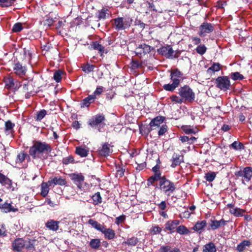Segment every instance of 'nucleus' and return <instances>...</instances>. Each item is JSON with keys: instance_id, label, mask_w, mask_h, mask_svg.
<instances>
[{"instance_id": "nucleus-19", "label": "nucleus", "mask_w": 252, "mask_h": 252, "mask_svg": "<svg viewBox=\"0 0 252 252\" xmlns=\"http://www.w3.org/2000/svg\"><path fill=\"white\" fill-rule=\"evenodd\" d=\"M22 91L25 93V97L29 98L34 93L33 86L32 84L27 83L24 84L22 86Z\"/></svg>"}, {"instance_id": "nucleus-33", "label": "nucleus", "mask_w": 252, "mask_h": 252, "mask_svg": "<svg viewBox=\"0 0 252 252\" xmlns=\"http://www.w3.org/2000/svg\"><path fill=\"white\" fill-rule=\"evenodd\" d=\"M162 178L161 176H159V174H154L153 176L150 177L147 180V185L148 186L150 185H154V184L156 181L160 182V180Z\"/></svg>"}, {"instance_id": "nucleus-30", "label": "nucleus", "mask_w": 252, "mask_h": 252, "mask_svg": "<svg viewBox=\"0 0 252 252\" xmlns=\"http://www.w3.org/2000/svg\"><path fill=\"white\" fill-rule=\"evenodd\" d=\"M0 209L5 213L10 212H15L17 209H15L13 207L10 203L5 202L3 204H0Z\"/></svg>"}, {"instance_id": "nucleus-64", "label": "nucleus", "mask_w": 252, "mask_h": 252, "mask_svg": "<svg viewBox=\"0 0 252 252\" xmlns=\"http://www.w3.org/2000/svg\"><path fill=\"white\" fill-rule=\"evenodd\" d=\"M160 165L158 164H156L154 167L152 168V171L154 172V174H158L159 176H161V172L159 170Z\"/></svg>"}, {"instance_id": "nucleus-39", "label": "nucleus", "mask_w": 252, "mask_h": 252, "mask_svg": "<svg viewBox=\"0 0 252 252\" xmlns=\"http://www.w3.org/2000/svg\"><path fill=\"white\" fill-rule=\"evenodd\" d=\"M49 190V188L48 187V183L46 182H43L41 185V193L40 194L43 197H46Z\"/></svg>"}, {"instance_id": "nucleus-20", "label": "nucleus", "mask_w": 252, "mask_h": 252, "mask_svg": "<svg viewBox=\"0 0 252 252\" xmlns=\"http://www.w3.org/2000/svg\"><path fill=\"white\" fill-rule=\"evenodd\" d=\"M91 46L94 50H97L101 56L103 53L107 54L108 52L107 50H105L104 47L98 41L92 42L91 44Z\"/></svg>"}, {"instance_id": "nucleus-4", "label": "nucleus", "mask_w": 252, "mask_h": 252, "mask_svg": "<svg viewBox=\"0 0 252 252\" xmlns=\"http://www.w3.org/2000/svg\"><path fill=\"white\" fill-rule=\"evenodd\" d=\"M112 21L115 30L120 31L129 29L132 25L133 20L129 15H126L123 17L114 18Z\"/></svg>"}, {"instance_id": "nucleus-44", "label": "nucleus", "mask_w": 252, "mask_h": 252, "mask_svg": "<svg viewBox=\"0 0 252 252\" xmlns=\"http://www.w3.org/2000/svg\"><path fill=\"white\" fill-rule=\"evenodd\" d=\"M230 148L233 149L235 150H240L244 149V146L241 142L235 141L233 142L230 146Z\"/></svg>"}, {"instance_id": "nucleus-6", "label": "nucleus", "mask_w": 252, "mask_h": 252, "mask_svg": "<svg viewBox=\"0 0 252 252\" xmlns=\"http://www.w3.org/2000/svg\"><path fill=\"white\" fill-rule=\"evenodd\" d=\"M159 189L165 194L170 195L175 190V187L174 183L167 179L165 176L162 177V178L158 182Z\"/></svg>"}, {"instance_id": "nucleus-15", "label": "nucleus", "mask_w": 252, "mask_h": 252, "mask_svg": "<svg viewBox=\"0 0 252 252\" xmlns=\"http://www.w3.org/2000/svg\"><path fill=\"white\" fill-rule=\"evenodd\" d=\"M227 221L222 219L220 220H211L210 223L209 225V228L212 230H215L220 228L221 226H224L226 224Z\"/></svg>"}, {"instance_id": "nucleus-9", "label": "nucleus", "mask_w": 252, "mask_h": 252, "mask_svg": "<svg viewBox=\"0 0 252 252\" xmlns=\"http://www.w3.org/2000/svg\"><path fill=\"white\" fill-rule=\"evenodd\" d=\"M68 175L73 183L77 186L78 188L82 189V185L85 180V177L83 174L81 173H73L69 174Z\"/></svg>"}, {"instance_id": "nucleus-62", "label": "nucleus", "mask_w": 252, "mask_h": 252, "mask_svg": "<svg viewBox=\"0 0 252 252\" xmlns=\"http://www.w3.org/2000/svg\"><path fill=\"white\" fill-rule=\"evenodd\" d=\"M134 25L138 26L141 29H144L145 28L146 24L140 20L136 19L134 21Z\"/></svg>"}, {"instance_id": "nucleus-22", "label": "nucleus", "mask_w": 252, "mask_h": 252, "mask_svg": "<svg viewBox=\"0 0 252 252\" xmlns=\"http://www.w3.org/2000/svg\"><path fill=\"white\" fill-rule=\"evenodd\" d=\"M166 118L162 116H158L153 119L151 122V126L154 127H158L165 120Z\"/></svg>"}, {"instance_id": "nucleus-12", "label": "nucleus", "mask_w": 252, "mask_h": 252, "mask_svg": "<svg viewBox=\"0 0 252 252\" xmlns=\"http://www.w3.org/2000/svg\"><path fill=\"white\" fill-rule=\"evenodd\" d=\"M158 52L159 54L165 57L167 59H172V57H175L173 56L174 51L171 45H167L166 46H162L158 49Z\"/></svg>"}, {"instance_id": "nucleus-10", "label": "nucleus", "mask_w": 252, "mask_h": 252, "mask_svg": "<svg viewBox=\"0 0 252 252\" xmlns=\"http://www.w3.org/2000/svg\"><path fill=\"white\" fill-rule=\"evenodd\" d=\"M199 30V35L204 37L214 30V27L211 23L204 22L200 26Z\"/></svg>"}, {"instance_id": "nucleus-51", "label": "nucleus", "mask_w": 252, "mask_h": 252, "mask_svg": "<svg viewBox=\"0 0 252 252\" xmlns=\"http://www.w3.org/2000/svg\"><path fill=\"white\" fill-rule=\"evenodd\" d=\"M53 182H55V185H59L60 186H64L66 184L65 179L62 178L61 176L59 178L58 177H55L53 178Z\"/></svg>"}, {"instance_id": "nucleus-59", "label": "nucleus", "mask_w": 252, "mask_h": 252, "mask_svg": "<svg viewBox=\"0 0 252 252\" xmlns=\"http://www.w3.org/2000/svg\"><path fill=\"white\" fill-rule=\"evenodd\" d=\"M126 217L124 215H122L118 217H117L115 220V223L117 225L124 222L126 220Z\"/></svg>"}, {"instance_id": "nucleus-57", "label": "nucleus", "mask_w": 252, "mask_h": 252, "mask_svg": "<svg viewBox=\"0 0 252 252\" xmlns=\"http://www.w3.org/2000/svg\"><path fill=\"white\" fill-rule=\"evenodd\" d=\"M167 128L168 126L166 125H162L158 131V135L161 136L164 134L165 132L167 131Z\"/></svg>"}, {"instance_id": "nucleus-28", "label": "nucleus", "mask_w": 252, "mask_h": 252, "mask_svg": "<svg viewBox=\"0 0 252 252\" xmlns=\"http://www.w3.org/2000/svg\"><path fill=\"white\" fill-rule=\"evenodd\" d=\"M96 97L95 96V95H89L87 97L83 99L81 102V107H88L90 105L93 103Z\"/></svg>"}, {"instance_id": "nucleus-48", "label": "nucleus", "mask_w": 252, "mask_h": 252, "mask_svg": "<svg viewBox=\"0 0 252 252\" xmlns=\"http://www.w3.org/2000/svg\"><path fill=\"white\" fill-rule=\"evenodd\" d=\"M47 111L44 109L40 110L36 113L35 120L36 121H41V120L46 115Z\"/></svg>"}, {"instance_id": "nucleus-60", "label": "nucleus", "mask_w": 252, "mask_h": 252, "mask_svg": "<svg viewBox=\"0 0 252 252\" xmlns=\"http://www.w3.org/2000/svg\"><path fill=\"white\" fill-rule=\"evenodd\" d=\"M161 231V228L158 226H153L151 228V234L152 235H155L157 234L160 233Z\"/></svg>"}, {"instance_id": "nucleus-2", "label": "nucleus", "mask_w": 252, "mask_h": 252, "mask_svg": "<svg viewBox=\"0 0 252 252\" xmlns=\"http://www.w3.org/2000/svg\"><path fill=\"white\" fill-rule=\"evenodd\" d=\"M53 150L52 145L45 141L35 140L33 145L30 148L29 154L33 158L36 157L49 156Z\"/></svg>"}, {"instance_id": "nucleus-49", "label": "nucleus", "mask_w": 252, "mask_h": 252, "mask_svg": "<svg viewBox=\"0 0 252 252\" xmlns=\"http://www.w3.org/2000/svg\"><path fill=\"white\" fill-rule=\"evenodd\" d=\"M15 126V124L10 120H8L5 123V130L12 132L13 131V128Z\"/></svg>"}, {"instance_id": "nucleus-23", "label": "nucleus", "mask_w": 252, "mask_h": 252, "mask_svg": "<svg viewBox=\"0 0 252 252\" xmlns=\"http://www.w3.org/2000/svg\"><path fill=\"white\" fill-rule=\"evenodd\" d=\"M251 245V242L250 240H244L238 244L236 248L238 252H244L247 247H250Z\"/></svg>"}, {"instance_id": "nucleus-61", "label": "nucleus", "mask_w": 252, "mask_h": 252, "mask_svg": "<svg viewBox=\"0 0 252 252\" xmlns=\"http://www.w3.org/2000/svg\"><path fill=\"white\" fill-rule=\"evenodd\" d=\"M182 162H183V160H181L180 158H173L171 166L174 168L177 166L179 165Z\"/></svg>"}, {"instance_id": "nucleus-38", "label": "nucleus", "mask_w": 252, "mask_h": 252, "mask_svg": "<svg viewBox=\"0 0 252 252\" xmlns=\"http://www.w3.org/2000/svg\"><path fill=\"white\" fill-rule=\"evenodd\" d=\"M88 223L90 224H91L93 227H94L96 230L99 231H101V230H102V229L104 225L103 224H101L93 219H90L88 220Z\"/></svg>"}, {"instance_id": "nucleus-43", "label": "nucleus", "mask_w": 252, "mask_h": 252, "mask_svg": "<svg viewBox=\"0 0 252 252\" xmlns=\"http://www.w3.org/2000/svg\"><path fill=\"white\" fill-rule=\"evenodd\" d=\"M94 65L87 63L86 64H83L82 65L81 68L84 72L86 73H89L94 71Z\"/></svg>"}, {"instance_id": "nucleus-55", "label": "nucleus", "mask_w": 252, "mask_h": 252, "mask_svg": "<svg viewBox=\"0 0 252 252\" xmlns=\"http://www.w3.org/2000/svg\"><path fill=\"white\" fill-rule=\"evenodd\" d=\"M23 29V27L21 23H17L15 24L12 29V31L13 32H21Z\"/></svg>"}, {"instance_id": "nucleus-36", "label": "nucleus", "mask_w": 252, "mask_h": 252, "mask_svg": "<svg viewBox=\"0 0 252 252\" xmlns=\"http://www.w3.org/2000/svg\"><path fill=\"white\" fill-rule=\"evenodd\" d=\"M108 11V9L106 7H103L101 10H98L96 14V17L99 20L101 19H105L107 17L106 15H109L107 13Z\"/></svg>"}, {"instance_id": "nucleus-34", "label": "nucleus", "mask_w": 252, "mask_h": 252, "mask_svg": "<svg viewBox=\"0 0 252 252\" xmlns=\"http://www.w3.org/2000/svg\"><path fill=\"white\" fill-rule=\"evenodd\" d=\"M143 62L137 60L132 59L129 63L130 68L132 70H135L142 66Z\"/></svg>"}, {"instance_id": "nucleus-11", "label": "nucleus", "mask_w": 252, "mask_h": 252, "mask_svg": "<svg viewBox=\"0 0 252 252\" xmlns=\"http://www.w3.org/2000/svg\"><path fill=\"white\" fill-rule=\"evenodd\" d=\"M180 220H168L164 225V230L169 234H172L176 231L178 225L180 224Z\"/></svg>"}, {"instance_id": "nucleus-25", "label": "nucleus", "mask_w": 252, "mask_h": 252, "mask_svg": "<svg viewBox=\"0 0 252 252\" xmlns=\"http://www.w3.org/2000/svg\"><path fill=\"white\" fill-rule=\"evenodd\" d=\"M3 81L5 84V88L7 90H10L14 87V82L12 77L10 75H7L3 77Z\"/></svg>"}, {"instance_id": "nucleus-29", "label": "nucleus", "mask_w": 252, "mask_h": 252, "mask_svg": "<svg viewBox=\"0 0 252 252\" xmlns=\"http://www.w3.org/2000/svg\"><path fill=\"white\" fill-rule=\"evenodd\" d=\"M159 252H180V250L178 248L172 247L170 245H164L161 246L158 250Z\"/></svg>"}, {"instance_id": "nucleus-37", "label": "nucleus", "mask_w": 252, "mask_h": 252, "mask_svg": "<svg viewBox=\"0 0 252 252\" xmlns=\"http://www.w3.org/2000/svg\"><path fill=\"white\" fill-rule=\"evenodd\" d=\"M221 69V65L218 63H214L207 70L208 73H215Z\"/></svg>"}, {"instance_id": "nucleus-45", "label": "nucleus", "mask_w": 252, "mask_h": 252, "mask_svg": "<svg viewBox=\"0 0 252 252\" xmlns=\"http://www.w3.org/2000/svg\"><path fill=\"white\" fill-rule=\"evenodd\" d=\"M90 246L94 249H97L100 246V240L99 239H93L90 242Z\"/></svg>"}, {"instance_id": "nucleus-31", "label": "nucleus", "mask_w": 252, "mask_h": 252, "mask_svg": "<svg viewBox=\"0 0 252 252\" xmlns=\"http://www.w3.org/2000/svg\"><path fill=\"white\" fill-rule=\"evenodd\" d=\"M202 252H217V247L214 243L210 242L203 246Z\"/></svg>"}, {"instance_id": "nucleus-40", "label": "nucleus", "mask_w": 252, "mask_h": 252, "mask_svg": "<svg viewBox=\"0 0 252 252\" xmlns=\"http://www.w3.org/2000/svg\"><path fill=\"white\" fill-rule=\"evenodd\" d=\"M139 242L138 239L134 236L127 239L126 241L123 242V244H126L129 246H135Z\"/></svg>"}, {"instance_id": "nucleus-27", "label": "nucleus", "mask_w": 252, "mask_h": 252, "mask_svg": "<svg viewBox=\"0 0 252 252\" xmlns=\"http://www.w3.org/2000/svg\"><path fill=\"white\" fill-rule=\"evenodd\" d=\"M207 221L205 220L198 221L192 227V229L199 233H201L206 226Z\"/></svg>"}, {"instance_id": "nucleus-7", "label": "nucleus", "mask_w": 252, "mask_h": 252, "mask_svg": "<svg viewBox=\"0 0 252 252\" xmlns=\"http://www.w3.org/2000/svg\"><path fill=\"white\" fill-rule=\"evenodd\" d=\"M216 87L220 90L226 91L229 90L231 84L228 76H219L215 80Z\"/></svg>"}, {"instance_id": "nucleus-24", "label": "nucleus", "mask_w": 252, "mask_h": 252, "mask_svg": "<svg viewBox=\"0 0 252 252\" xmlns=\"http://www.w3.org/2000/svg\"><path fill=\"white\" fill-rule=\"evenodd\" d=\"M154 129L155 128H153V126H151L150 123L149 125H144L139 126V131L140 133L142 135H144L145 136H148L150 132Z\"/></svg>"}, {"instance_id": "nucleus-21", "label": "nucleus", "mask_w": 252, "mask_h": 252, "mask_svg": "<svg viewBox=\"0 0 252 252\" xmlns=\"http://www.w3.org/2000/svg\"><path fill=\"white\" fill-rule=\"evenodd\" d=\"M137 50L141 49L142 50L139 51L137 53L141 54L142 53H143L144 54H146L148 53H149L151 52L152 50H154V47L146 44L145 43H143L139 44L137 47L136 48Z\"/></svg>"}, {"instance_id": "nucleus-41", "label": "nucleus", "mask_w": 252, "mask_h": 252, "mask_svg": "<svg viewBox=\"0 0 252 252\" xmlns=\"http://www.w3.org/2000/svg\"><path fill=\"white\" fill-rule=\"evenodd\" d=\"M176 231L181 235H187L190 233V231L189 229L183 225L177 226Z\"/></svg>"}, {"instance_id": "nucleus-47", "label": "nucleus", "mask_w": 252, "mask_h": 252, "mask_svg": "<svg viewBox=\"0 0 252 252\" xmlns=\"http://www.w3.org/2000/svg\"><path fill=\"white\" fill-rule=\"evenodd\" d=\"M92 199L93 200V204L94 205H97L102 202V198L99 192L95 193L94 195H93Z\"/></svg>"}, {"instance_id": "nucleus-26", "label": "nucleus", "mask_w": 252, "mask_h": 252, "mask_svg": "<svg viewBox=\"0 0 252 252\" xmlns=\"http://www.w3.org/2000/svg\"><path fill=\"white\" fill-rule=\"evenodd\" d=\"M25 159V158H10L9 163L15 167L22 168L25 167V165L23 164Z\"/></svg>"}, {"instance_id": "nucleus-13", "label": "nucleus", "mask_w": 252, "mask_h": 252, "mask_svg": "<svg viewBox=\"0 0 252 252\" xmlns=\"http://www.w3.org/2000/svg\"><path fill=\"white\" fill-rule=\"evenodd\" d=\"M105 120V117L104 114H98L90 119L88 124L91 127H94L103 123Z\"/></svg>"}, {"instance_id": "nucleus-32", "label": "nucleus", "mask_w": 252, "mask_h": 252, "mask_svg": "<svg viewBox=\"0 0 252 252\" xmlns=\"http://www.w3.org/2000/svg\"><path fill=\"white\" fill-rule=\"evenodd\" d=\"M0 183L3 186H6L7 188L11 187V180L1 173H0Z\"/></svg>"}, {"instance_id": "nucleus-1", "label": "nucleus", "mask_w": 252, "mask_h": 252, "mask_svg": "<svg viewBox=\"0 0 252 252\" xmlns=\"http://www.w3.org/2000/svg\"><path fill=\"white\" fill-rule=\"evenodd\" d=\"M35 239L18 238L11 244V249L16 252H33L35 251Z\"/></svg>"}, {"instance_id": "nucleus-58", "label": "nucleus", "mask_w": 252, "mask_h": 252, "mask_svg": "<svg viewBox=\"0 0 252 252\" xmlns=\"http://www.w3.org/2000/svg\"><path fill=\"white\" fill-rule=\"evenodd\" d=\"M170 98L172 102H175L177 103L181 104L182 102H184L182 97L179 98L176 95H172Z\"/></svg>"}, {"instance_id": "nucleus-54", "label": "nucleus", "mask_w": 252, "mask_h": 252, "mask_svg": "<svg viewBox=\"0 0 252 252\" xmlns=\"http://www.w3.org/2000/svg\"><path fill=\"white\" fill-rule=\"evenodd\" d=\"M206 51L207 48L204 44L199 45L197 46L196 48V52L201 55H203V54H204L206 53Z\"/></svg>"}, {"instance_id": "nucleus-8", "label": "nucleus", "mask_w": 252, "mask_h": 252, "mask_svg": "<svg viewBox=\"0 0 252 252\" xmlns=\"http://www.w3.org/2000/svg\"><path fill=\"white\" fill-rule=\"evenodd\" d=\"M235 175L237 177H243L242 183L245 184V181L249 182L252 177V167H246L243 170H240L236 172Z\"/></svg>"}, {"instance_id": "nucleus-35", "label": "nucleus", "mask_w": 252, "mask_h": 252, "mask_svg": "<svg viewBox=\"0 0 252 252\" xmlns=\"http://www.w3.org/2000/svg\"><path fill=\"white\" fill-rule=\"evenodd\" d=\"M76 153L81 157H85L88 156L89 150L82 146L77 147L76 148Z\"/></svg>"}, {"instance_id": "nucleus-5", "label": "nucleus", "mask_w": 252, "mask_h": 252, "mask_svg": "<svg viewBox=\"0 0 252 252\" xmlns=\"http://www.w3.org/2000/svg\"><path fill=\"white\" fill-rule=\"evenodd\" d=\"M178 94L182 98L184 102H192L195 98V94L191 88L187 85L181 87L178 89Z\"/></svg>"}, {"instance_id": "nucleus-50", "label": "nucleus", "mask_w": 252, "mask_h": 252, "mask_svg": "<svg viewBox=\"0 0 252 252\" xmlns=\"http://www.w3.org/2000/svg\"><path fill=\"white\" fill-rule=\"evenodd\" d=\"M16 0H0V5L3 7H7L14 4Z\"/></svg>"}, {"instance_id": "nucleus-46", "label": "nucleus", "mask_w": 252, "mask_h": 252, "mask_svg": "<svg viewBox=\"0 0 252 252\" xmlns=\"http://www.w3.org/2000/svg\"><path fill=\"white\" fill-rule=\"evenodd\" d=\"M63 74V72L62 70L60 69L56 70L54 73L53 79L56 82L58 83L60 82L62 80V75Z\"/></svg>"}, {"instance_id": "nucleus-56", "label": "nucleus", "mask_w": 252, "mask_h": 252, "mask_svg": "<svg viewBox=\"0 0 252 252\" xmlns=\"http://www.w3.org/2000/svg\"><path fill=\"white\" fill-rule=\"evenodd\" d=\"M216 174L214 172H210L205 174V178L207 181L212 182L215 178Z\"/></svg>"}, {"instance_id": "nucleus-18", "label": "nucleus", "mask_w": 252, "mask_h": 252, "mask_svg": "<svg viewBox=\"0 0 252 252\" xmlns=\"http://www.w3.org/2000/svg\"><path fill=\"white\" fill-rule=\"evenodd\" d=\"M59 221L50 219L47 221L45 225L49 230L57 231L59 228Z\"/></svg>"}, {"instance_id": "nucleus-14", "label": "nucleus", "mask_w": 252, "mask_h": 252, "mask_svg": "<svg viewBox=\"0 0 252 252\" xmlns=\"http://www.w3.org/2000/svg\"><path fill=\"white\" fill-rule=\"evenodd\" d=\"M113 146L108 143H104L98 150V154L101 156L107 157L110 155L113 152Z\"/></svg>"}, {"instance_id": "nucleus-3", "label": "nucleus", "mask_w": 252, "mask_h": 252, "mask_svg": "<svg viewBox=\"0 0 252 252\" xmlns=\"http://www.w3.org/2000/svg\"><path fill=\"white\" fill-rule=\"evenodd\" d=\"M183 73L177 68L171 70L170 76L172 83L164 84L163 86V89L166 91L173 92L183 81Z\"/></svg>"}, {"instance_id": "nucleus-42", "label": "nucleus", "mask_w": 252, "mask_h": 252, "mask_svg": "<svg viewBox=\"0 0 252 252\" xmlns=\"http://www.w3.org/2000/svg\"><path fill=\"white\" fill-rule=\"evenodd\" d=\"M230 213L236 217L242 216L243 213L245 212L244 210L238 208H231L229 210Z\"/></svg>"}, {"instance_id": "nucleus-17", "label": "nucleus", "mask_w": 252, "mask_h": 252, "mask_svg": "<svg viewBox=\"0 0 252 252\" xmlns=\"http://www.w3.org/2000/svg\"><path fill=\"white\" fill-rule=\"evenodd\" d=\"M14 73L20 77L25 75L26 73V67L23 66L20 63H17L14 64L13 67Z\"/></svg>"}, {"instance_id": "nucleus-53", "label": "nucleus", "mask_w": 252, "mask_h": 252, "mask_svg": "<svg viewBox=\"0 0 252 252\" xmlns=\"http://www.w3.org/2000/svg\"><path fill=\"white\" fill-rule=\"evenodd\" d=\"M231 78L233 80H242L244 77V76L241 74L239 72H235L231 73Z\"/></svg>"}, {"instance_id": "nucleus-63", "label": "nucleus", "mask_w": 252, "mask_h": 252, "mask_svg": "<svg viewBox=\"0 0 252 252\" xmlns=\"http://www.w3.org/2000/svg\"><path fill=\"white\" fill-rule=\"evenodd\" d=\"M7 235V231L3 225L0 226V236L5 237Z\"/></svg>"}, {"instance_id": "nucleus-52", "label": "nucleus", "mask_w": 252, "mask_h": 252, "mask_svg": "<svg viewBox=\"0 0 252 252\" xmlns=\"http://www.w3.org/2000/svg\"><path fill=\"white\" fill-rule=\"evenodd\" d=\"M119 162H118L117 163H116V167L117 169L116 176L121 178L123 177V176L124 175L125 168H123L120 165L118 166V165L119 164Z\"/></svg>"}, {"instance_id": "nucleus-16", "label": "nucleus", "mask_w": 252, "mask_h": 252, "mask_svg": "<svg viewBox=\"0 0 252 252\" xmlns=\"http://www.w3.org/2000/svg\"><path fill=\"white\" fill-rule=\"evenodd\" d=\"M100 232L104 234L105 238L108 240H112L115 238L116 233L115 231L111 228H106L105 225H104Z\"/></svg>"}]
</instances>
